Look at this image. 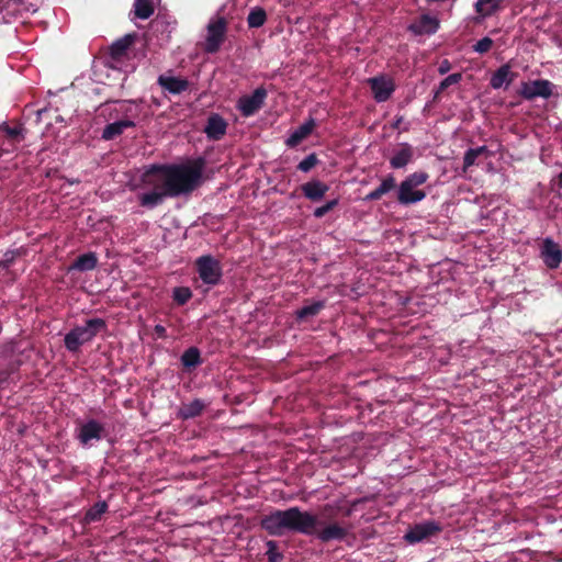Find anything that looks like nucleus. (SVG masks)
Listing matches in <instances>:
<instances>
[{"mask_svg":"<svg viewBox=\"0 0 562 562\" xmlns=\"http://www.w3.org/2000/svg\"><path fill=\"white\" fill-rule=\"evenodd\" d=\"M206 31L203 49L206 53L214 54L220 50L226 38L227 22L225 18L217 16L212 19L207 24Z\"/></svg>","mask_w":562,"mask_h":562,"instance_id":"nucleus-5","label":"nucleus"},{"mask_svg":"<svg viewBox=\"0 0 562 562\" xmlns=\"http://www.w3.org/2000/svg\"><path fill=\"white\" fill-rule=\"evenodd\" d=\"M316 518L297 507L274 510L261 519V527H315Z\"/></svg>","mask_w":562,"mask_h":562,"instance_id":"nucleus-2","label":"nucleus"},{"mask_svg":"<svg viewBox=\"0 0 562 562\" xmlns=\"http://www.w3.org/2000/svg\"><path fill=\"white\" fill-rule=\"evenodd\" d=\"M270 535L273 536H283L285 529H269ZM295 531H301L307 533L322 542H328L331 540H345L349 535V529H294Z\"/></svg>","mask_w":562,"mask_h":562,"instance_id":"nucleus-9","label":"nucleus"},{"mask_svg":"<svg viewBox=\"0 0 562 562\" xmlns=\"http://www.w3.org/2000/svg\"><path fill=\"white\" fill-rule=\"evenodd\" d=\"M267 97L263 88H257L251 94L243 95L237 101V109L244 116H250L262 105Z\"/></svg>","mask_w":562,"mask_h":562,"instance_id":"nucleus-10","label":"nucleus"},{"mask_svg":"<svg viewBox=\"0 0 562 562\" xmlns=\"http://www.w3.org/2000/svg\"><path fill=\"white\" fill-rule=\"evenodd\" d=\"M12 262H13V257H11V258H7V259L2 262V265H3V267H4V268H9V267L11 266V263H12Z\"/></svg>","mask_w":562,"mask_h":562,"instance_id":"nucleus-45","label":"nucleus"},{"mask_svg":"<svg viewBox=\"0 0 562 562\" xmlns=\"http://www.w3.org/2000/svg\"><path fill=\"white\" fill-rule=\"evenodd\" d=\"M158 85L172 94H180L189 89V81L186 78L160 75L157 80Z\"/></svg>","mask_w":562,"mask_h":562,"instance_id":"nucleus-17","label":"nucleus"},{"mask_svg":"<svg viewBox=\"0 0 562 562\" xmlns=\"http://www.w3.org/2000/svg\"><path fill=\"white\" fill-rule=\"evenodd\" d=\"M181 362L186 368H192L201 362L200 350L196 347H190L181 356Z\"/></svg>","mask_w":562,"mask_h":562,"instance_id":"nucleus-30","label":"nucleus"},{"mask_svg":"<svg viewBox=\"0 0 562 562\" xmlns=\"http://www.w3.org/2000/svg\"><path fill=\"white\" fill-rule=\"evenodd\" d=\"M560 179H562V172L560 173Z\"/></svg>","mask_w":562,"mask_h":562,"instance_id":"nucleus-47","label":"nucleus"},{"mask_svg":"<svg viewBox=\"0 0 562 562\" xmlns=\"http://www.w3.org/2000/svg\"><path fill=\"white\" fill-rule=\"evenodd\" d=\"M540 257L547 268L558 269L562 262V250L558 243L548 237L542 241Z\"/></svg>","mask_w":562,"mask_h":562,"instance_id":"nucleus-11","label":"nucleus"},{"mask_svg":"<svg viewBox=\"0 0 562 562\" xmlns=\"http://www.w3.org/2000/svg\"><path fill=\"white\" fill-rule=\"evenodd\" d=\"M477 157H479V155L473 148H470L464 153L463 166H462L463 173H465L470 167H472L476 164Z\"/></svg>","mask_w":562,"mask_h":562,"instance_id":"nucleus-37","label":"nucleus"},{"mask_svg":"<svg viewBox=\"0 0 562 562\" xmlns=\"http://www.w3.org/2000/svg\"><path fill=\"white\" fill-rule=\"evenodd\" d=\"M267 14L262 8L256 7L254 8L247 18L249 27H260L266 23Z\"/></svg>","mask_w":562,"mask_h":562,"instance_id":"nucleus-31","label":"nucleus"},{"mask_svg":"<svg viewBox=\"0 0 562 562\" xmlns=\"http://www.w3.org/2000/svg\"><path fill=\"white\" fill-rule=\"evenodd\" d=\"M266 557L268 562H283L284 559V555L279 550L278 543L276 541L267 542Z\"/></svg>","mask_w":562,"mask_h":562,"instance_id":"nucleus-32","label":"nucleus"},{"mask_svg":"<svg viewBox=\"0 0 562 562\" xmlns=\"http://www.w3.org/2000/svg\"><path fill=\"white\" fill-rule=\"evenodd\" d=\"M395 188V178L393 175H387L385 178L382 179L380 186L375 188L373 191L368 193L364 198L366 201H378L380 200L384 194L390 192Z\"/></svg>","mask_w":562,"mask_h":562,"instance_id":"nucleus-23","label":"nucleus"},{"mask_svg":"<svg viewBox=\"0 0 562 562\" xmlns=\"http://www.w3.org/2000/svg\"><path fill=\"white\" fill-rule=\"evenodd\" d=\"M3 130L5 131L7 135L13 139L21 135V130L19 127H10L9 125H5Z\"/></svg>","mask_w":562,"mask_h":562,"instance_id":"nucleus-39","label":"nucleus"},{"mask_svg":"<svg viewBox=\"0 0 562 562\" xmlns=\"http://www.w3.org/2000/svg\"><path fill=\"white\" fill-rule=\"evenodd\" d=\"M505 0H476L474 3V11L476 16L474 18L475 23H480L495 14L504 8Z\"/></svg>","mask_w":562,"mask_h":562,"instance_id":"nucleus-13","label":"nucleus"},{"mask_svg":"<svg viewBox=\"0 0 562 562\" xmlns=\"http://www.w3.org/2000/svg\"><path fill=\"white\" fill-rule=\"evenodd\" d=\"M552 93L553 85L547 79L524 81L518 90V94L526 100H533L539 97L548 99Z\"/></svg>","mask_w":562,"mask_h":562,"instance_id":"nucleus-8","label":"nucleus"},{"mask_svg":"<svg viewBox=\"0 0 562 562\" xmlns=\"http://www.w3.org/2000/svg\"><path fill=\"white\" fill-rule=\"evenodd\" d=\"M106 329V323L103 318H91L86 322V326H77L65 336V347L76 352L80 346L92 340L99 331Z\"/></svg>","mask_w":562,"mask_h":562,"instance_id":"nucleus-4","label":"nucleus"},{"mask_svg":"<svg viewBox=\"0 0 562 562\" xmlns=\"http://www.w3.org/2000/svg\"><path fill=\"white\" fill-rule=\"evenodd\" d=\"M413 158V150L408 144H402L400 150H397L390 159V165L394 169L405 167Z\"/></svg>","mask_w":562,"mask_h":562,"instance_id":"nucleus-25","label":"nucleus"},{"mask_svg":"<svg viewBox=\"0 0 562 562\" xmlns=\"http://www.w3.org/2000/svg\"><path fill=\"white\" fill-rule=\"evenodd\" d=\"M492 46L493 40L490 38L488 36H485L476 42V44L474 45V50L480 54H484L487 53L492 48Z\"/></svg>","mask_w":562,"mask_h":562,"instance_id":"nucleus-38","label":"nucleus"},{"mask_svg":"<svg viewBox=\"0 0 562 562\" xmlns=\"http://www.w3.org/2000/svg\"><path fill=\"white\" fill-rule=\"evenodd\" d=\"M134 38H135L134 35L127 34V35L119 38L117 41H115L110 46V57L114 61H121L127 55V50L134 43Z\"/></svg>","mask_w":562,"mask_h":562,"instance_id":"nucleus-18","label":"nucleus"},{"mask_svg":"<svg viewBox=\"0 0 562 562\" xmlns=\"http://www.w3.org/2000/svg\"><path fill=\"white\" fill-rule=\"evenodd\" d=\"M451 69V64L448 59H443L438 68L440 75L447 74Z\"/></svg>","mask_w":562,"mask_h":562,"instance_id":"nucleus-40","label":"nucleus"},{"mask_svg":"<svg viewBox=\"0 0 562 562\" xmlns=\"http://www.w3.org/2000/svg\"><path fill=\"white\" fill-rule=\"evenodd\" d=\"M172 297L178 305H184L192 297V292L188 286H178L173 289Z\"/></svg>","mask_w":562,"mask_h":562,"instance_id":"nucleus-33","label":"nucleus"},{"mask_svg":"<svg viewBox=\"0 0 562 562\" xmlns=\"http://www.w3.org/2000/svg\"><path fill=\"white\" fill-rule=\"evenodd\" d=\"M98 266V257L95 252L89 251L80 255L68 268L69 271H90Z\"/></svg>","mask_w":562,"mask_h":562,"instance_id":"nucleus-22","label":"nucleus"},{"mask_svg":"<svg viewBox=\"0 0 562 562\" xmlns=\"http://www.w3.org/2000/svg\"><path fill=\"white\" fill-rule=\"evenodd\" d=\"M439 530L440 529H408L403 539L409 544H415L420 541L428 540Z\"/></svg>","mask_w":562,"mask_h":562,"instance_id":"nucleus-26","label":"nucleus"},{"mask_svg":"<svg viewBox=\"0 0 562 562\" xmlns=\"http://www.w3.org/2000/svg\"><path fill=\"white\" fill-rule=\"evenodd\" d=\"M135 123L130 120H122L114 123L108 124L103 132H102V138L103 139H113L116 136L121 135L126 128L134 127Z\"/></svg>","mask_w":562,"mask_h":562,"instance_id":"nucleus-24","label":"nucleus"},{"mask_svg":"<svg viewBox=\"0 0 562 562\" xmlns=\"http://www.w3.org/2000/svg\"><path fill=\"white\" fill-rule=\"evenodd\" d=\"M227 126V122L220 114L212 113L207 117L204 133L209 139L220 140L225 136Z\"/></svg>","mask_w":562,"mask_h":562,"instance_id":"nucleus-14","label":"nucleus"},{"mask_svg":"<svg viewBox=\"0 0 562 562\" xmlns=\"http://www.w3.org/2000/svg\"><path fill=\"white\" fill-rule=\"evenodd\" d=\"M106 510L108 504L105 501L97 502L86 512L83 522L90 524L100 521L102 516L106 513Z\"/></svg>","mask_w":562,"mask_h":562,"instance_id":"nucleus-27","label":"nucleus"},{"mask_svg":"<svg viewBox=\"0 0 562 562\" xmlns=\"http://www.w3.org/2000/svg\"><path fill=\"white\" fill-rule=\"evenodd\" d=\"M324 306L325 304L323 301L314 302L311 305H306L297 310L295 312V317L296 319L302 321L310 316H315L324 308Z\"/></svg>","mask_w":562,"mask_h":562,"instance_id":"nucleus-28","label":"nucleus"},{"mask_svg":"<svg viewBox=\"0 0 562 562\" xmlns=\"http://www.w3.org/2000/svg\"><path fill=\"white\" fill-rule=\"evenodd\" d=\"M338 203H339L338 198L329 200L324 205L316 207L313 212V215L316 218H321V217L325 216L329 211L334 210L338 205Z\"/></svg>","mask_w":562,"mask_h":562,"instance_id":"nucleus-35","label":"nucleus"},{"mask_svg":"<svg viewBox=\"0 0 562 562\" xmlns=\"http://www.w3.org/2000/svg\"><path fill=\"white\" fill-rule=\"evenodd\" d=\"M328 190L329 186L318 179H312L301 186L302 194L312 202L321 201Z\"/></svg>","mask_w":562,"mask_h":562,"instance_id":"nucleus-16","label":"nucleus"},{"mask_svg":"<svg viewBox=\"0 0 562 562\" xmlns=\"http://www.w3.org/2000/svg\"><path fill=\"white\" fill-rule=\"evenodd\" d=\"M403 121H404V117L402 115L396 116L392 124L393 128H400L402 126Z\"/></svg>","mask_w":562,"mask_h":562,"instance_id":"nucleus-43","label":"nucleus"},{"mask_svg":"<svg viewBox=\"0 0 562 562\" xmlns=\"http://www.w3.org/2000/svg\"><path fill=\"white\" fill-rule=\"evenodd\" d=\"M104 428L98 420L90 419L85 423L78 431L77 439L83 446H87L91 440H100Z\"/></svg>","mask_w":562,"mask_h":562,"instance_id":"nucleus-15","label":"nucleus"},{"mask_svg":"<svg viewBox=\"0 0 562 562\" xmlns=\"http://www.w3.org/2000/svg\"><path fill=\"white\" fill-rule=\"evenodd\" d=\"M4 143L5 140L3 139V137L0 136V157H2L3 154L9 151L7 148H4Z\"/></svg>","mask_w":562,"mask_h":562,"instance_id":"nucleus-44","label":"nucleus"},{"mask_svg":"<svg viewBox=\"0 0 562 562\" xmlns=\"http://www.w3.org/2000/svg\"><path fill=\"white\" fill-rule=\"evenodd\" d=\"M473 149L477 153L479 156L484 155L486 157H490L492 155V153L488 150L487 146H485V145L479 146Z\"/></svg>","mask_w":562,"mask_h":562,"instance_id":"nucleus-42","label":"nucleus"},{"mask_svg":"<svg viewBox=\"0 0 562 562\" xmlns=\"http://www.w3.org/2000/svg\"><path fill=\"white\" fill-rule=\"evenodd\" d=\"M196 271L203 283L216 285L220 283L223 272L220 260L211 255H204L195 260Z\"/></svg>","mask_w":562,"mask_h":562,"instance_id":"nucleus-6","label":"nucleus"},{"mask_svg":"<svg viewBox=\"0 0 562 562\" xmlns=\"http://www.w3.org/2000/svg\"><path fill=\"white\" fill-rule=\"evenodd\" d=\"M204 409L205 404L203 403V401L195 398L188 404H183L179 408L177 416L182 420H187L200 416Z\"/></svg>","mask_w":562,"mask_h":562,"instance_id":"nucleus-21","label":"nucleus"},{"mask_svg":"<svg viewBox=\"0 0 562 562\" xmlns=\"http://www.w3.org/2000/svg\"><path fill=\"white\" fill-rule=\"evenodd\" d=\"M315 126L314 120H308L296 128L285 140L288 147L297 146L303 139L311 135Z\"/></svg>","mask_w":562,"mask_h":562,"instance_id":"nucleus-20","label":"nucleus"},{"mask_svg":"<svg viewBox=\"0 0 562 562\" xmlns=\"http://www.w3.org/2000/svg\"><path fill=\"white\" fill-rule=\"evenodd\" d=\"M154 331L159 338L165 339L167 337V330L162 325H156Z\"/></svg>","mask_w":562,"mask_h":562,"instance_id":"nucleus-41","label":"nucleus"},{"mask_svg":"<svg viewBox=\"0 0 562 562\" xmlns=\"http://www.w3.org/2000/svg\"><path fill=\"white\" fill-rule=\"evenodd\" d=\"M372 97L378 103L386 102L391 99L396 89L395 80L386 74H380L367 80Z\"/></svg>","mask_w":562,"mask_h":562,"instance_id":"nucleus-7","label":"nucleus"},{"mask_svg":"<svg viewBox=\"0 0 562 562\" xmlns=\"http://www.w3.org/2000/svg\"><path fill=\"white\" fill-rule=\"evenodd\" d=\"M515 78L508 64L502 65L491 77L490 86L493 89H501L504 85L508 86Z\"/></svg>","mask_w":562,"mask_h":562,"instance_id":"nucleus-19","label":"nucleus"},{"mask_svg":"<svg viewBox=\"0 0 562 562\" xmlns=\"http://www.w3.org/2000/svg\"><path fill=\"white\" fill-rule=\"evenodd\" d=\"M429 179L426 171H415L408 175L398 186L397 201L402 205H411L423 201L427 193L419 187Z\"/></svg>","mask_w":562,"mask_h":562,"instance_id":"nucleus-3","label":"nucleus"},{"mask_svg":"<svg viewBox=\"0 0 562 562\" xmlns=\"http://www.w3.org/2000/svg\"><path fill=\"white\" fill-rule=\"evenodd\" d=\"M462 75L461 72H454L446 77L439 85L436 94L443 92L448 87L452 85H457L461 81Z\"/></svg>","mask_w":562,"mask_h":562,"instance_id":"nucleus-34","label":"nucleus"},{"mask_svg":"<svg viewBox=\"0 0 562 562\" xmlns=\"http://www.w3.org/2000/svg\"><path fill=\"white\" fill-rule=\"evenodd\" d=\"M440 27V21L436 16L422 14L407 26V30L416 36L435 34Z\"/></svg>","mask_w":562,"mask_h":562,"instance_id":"nucleus-12","label":"nucleus"},{"mask_svg":"<svg viewBox=\"0 0 562 562\" xmlns=\"http://www.w3.org/2000/svg\"><path fill=\"white\" fill-rule=\"evenodd\" d=\"M318 162L316 154L312 153L306 156L300 164L297 165V169L303 172H308L313 169Z\"/></svg>","mask_w":562,"mask_h":562,"instance_id":"nucleus-36","label":"nucleus"},{"mask_svg":"<svg viewBox=\"0 0 562 562\" xmlns=\"http://www.w3.org/2000/svg\"><path fill=\"white\" fill-rule=\"evenodd\" d=\"M415 527H427V528H430V527H436L434 525V522H426V524H423V525H416Z\"/></svg>","mask_w":562,"mask_h":562,"instance_id":"nucleus-46","label":"nucleus"},{"mask_svg":"<svg viewBox=\"0 0 562 562\" xmlns=\"http://www.w3.org/2000/svg\"><path fill=\"white\" fill-rule=\"evenodd\" d=\"M205 168L204 158L189 159L182 164H154L140 176V186L149 189L138 195L144 207H156L167 198L187 195L198 189Z\"/></svg>","mask_w":562,"mask_h":562,"instance_id":"nucleus-1","label":"nucleus"},{"mask_svg":"<svg viewBox=\"0 0 562 562\" xmlns=\"http://www.w3.org/2000/svg\"><path fill=\"white\" fill-rule=\"evenodd\" d=\"M134 9L135 15L142 20L150 18L154 13V5L150 0H136Z\"/></svg>","mask_w":562,"mask_h":562,"instance_id":"nucleus-29","label":"nucleus"}]
</instances>
